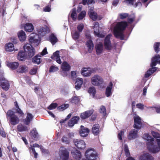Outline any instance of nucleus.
<instances>
[{"label": "nucleus", "instance_id": "obj_1", "mask_svg": "<svg viewBox=\"0 0 160 160\" xmlns=\"http://www.w3.org/2000/svg\"><path fill=\"white\" fill-rule=\"evenodd\" d=\"M153 137L156 139V143L148 144V149L151 152L156 153L160 151V134L154 131L151 132Z\"/></svg>", "mask_w": 160, "mask_h": 160}, {"label": "nucleus", "instance_id": "obj_2", "mask_svg": "<svg viewBox=\"0 0 160 160\" xmlns=\"http://www.w3.org/2000/svg\"><path fill=\"white\" fill-rule=\"evenodd\" d=\"M127 26V23L125 22H122L118 23L114 29V34L117 38H120L121 40L124 39L123 31Z\"/></svg>", "mask_w": 160, "mask_h": 160}, {"label": "nucleus", "instance_id": "obj_3", "mask_svg": "<svg viewBox=\"0 0 160 160\" xmlns=\"http://www.w3.org/2000/svg\"><path fill=\"white\" fill-rule=\"evenodd\" d=\"M7 118L11 123L13 125L18 124L19 120L18 117L15 114L14 112L11 110H8L7 113Z\"/></svg>", "mask_w": 160, "mask_h": 160}, {"label": "nucleus", "instance_id": "obj_4", "mask_svg": "<svg viewBox=\"0 0 160 160\" xmlns=\"http://www.w3.org/2000/svg\"><path fill=\"white\" fill-rule=\"evenodd\" d=\"M23 49L28 58H31L35 53V50L34 48L28 43L24 44L23 46Z\"/></svg>", "mask_w": 160, "mask_h": 160}, {"label": "nucleus", "instance_id": "obj_5", "mask_svg": "<svg viewBox=\"0 0 160 160\" xmlns=\"http://www.w3.org/2000/svg\"><path fill=\"white\" fill-rule=\"evenodd\" d=\"M85 156L88 160H95L98 158L96 151L92 148L87 150L85 153Z\"/></svg>", "mask_w": 160, "mask_h": 160}, {"label": "nucleus", "instance_id": "obj_6", "mask_svg": "<svg viewBox=\"0 0 160 160\" xmlns=\"http://www.w3.org/2000/svg\"><path fill=\"white\" fill-rule=\"evenodd\" d=\"M3 72L0 71V86L3 89L7 91L9 88V83L8 81L5 79L3 76Z\"/></svg>", "mask_w": 160, "mask_h": 160}, {"label": "nucleus", "instance_id": "obj_7", "mask_svg": "<svg viewBox=\"0 0 160 160\" xmlns=\"http://www.w3.org/2000/svg\"><path fill=\"white\" fill-rule=\"evenodd\" d=\"M91 83L95 86H100L103 83V80L102 78L97 74L93 76L91 78Z\"/></svg>", "mask_w": 160, "mask_h": 160}, {"label": "nucleus", "instance_id": "obj_8", "mask_svg": "<svg viewBox=\"0 0 160 160\" xmlns=\"http://www.w3.org/2000/svg\"><path fill=\"white\" fill-rule=\"evenodd\" d=\"M92 27L94 30V34L95 36L101 38H103L105 36V33L99 31V26L98 22H94Z\"/></svg>", "mask_w": 160, "mask_h": 160}, {"label": "nucleus", "instance_id": "obj_9", "mask_svg": "<svg viewBox=\"0 0 160 160\" xmlns=\"http://www.w3.org/2000/svg\"><path fill=\"white\" fill-rule=\"evenodd\" d=\"M28 40L30 42L34 43L36 45H38L41 40V38L36 33H32L29 36Z\"/></svg>", "mask_w": 160, "mask_h": 160}, {"label": "nucleus", "instance_id": "obj_10", "mask_svg": "<svg viewBox=\"0 0 160 160\" xmlns=\"http://www.w3.org/2000/svg\"><path fill=\"white\" fill-rule=\"evenodd\" d=\"M58 154L62 160H67L69 158V152L64 147H62L60 148Z\"/></svg>", "mask_w": 160, "mask_h": 160}, {"label": "nucleus", "instance_id": "obj_11", "mask_svg": "<svg viewBox=\"0 0 160 160\" xmlns=\"http://www.w3.org/2000/svg\"><path fill=\"white\" fill-rule=\"evenodd\" d=\"M85 36L87 39L86 45L88 48V52L91 53L93 49L94 45L91 40V37L89 33H86Z\"/></svg>", "mask_w": 160, "mask_h": 160}, {"label": "nucleus", "instance_id": "obj_12", "mask_svg": "<svg viewBox=\"0 0 160 160\" xmlns=\"http://www.w3.org/2000/svg\"><path fill=\"white\" fill-rule=\"evenodd\" d=\"M36 31L38 35L41 38L48 32V28L46 26H39L36 28Z\"/></svg>", "mask_w": 160, "mask_h": 160}, {"label": "nucleus", "instance_id": "obj_13", "mask_svg": "<svg viewBox=\"0 0 160 160\" xmlns=\"http://www.w3.org/2000/svg\"><path fill=\"white\" fill-rule=\"evenodd\" d=\"M30 150L31 152H32L34 155V157L35 158H37V156L38 155V154L37 153L34 149L35 147H38L39 148L40 147V149H41V151L43 153H47L48 151L45 150L43 147L42 146H40L39 145L36 143L34 144L33 146L32 145H30Z\"/></svg>", "mask_w": 160, "mask_h": 160}, {"label": "nucleus", "instance_id": "obj_14", "mask_svg": "<svg viewBox=\"0 0 160 160\" xmlns=\"http://www.w3.org/2000/svg\"><path fill=\"white\" fill-rule=\"evenodd\" d=\"M61 68L62 70L61 72L62 75L64 77L67 76V72L70 69V65L67 62H64L62 64Z\"/></svg>", "mask_w": 160, "mask_h": 160}, {"label": "nucleus", "instance_id": "obj_15", "mask_svg": "<svg viewBox=\"0 0 160 160\" xmlns=\"http://www.w3.org/2000/svg\"><path fill=\"white\" fill-rule=\"evenodd\" d=\"M73 142L75 146L79 149H83L86 147V144L83 140L79 139H74Z\"/></svg>", "mask_w": 160, "mask_h": 160}, {"label": "nucleus", "instance_id": "obj_16", "mask_svg": "<svg viewBox=\"0 0 160 160\" xmlns=\"http://www.w3.org/2000/svg\"><path fill=\"white\" fill-rule=\"evenodd\" d=\"M138 131L134 129L131 130L127 135V137L129 140H132L137 138L138 137Z\"/></svg>", "mask_w": 160, "mask_h": 160}, {"label": "nucleus", "instance_id": "obj_17", "mask_svg": "<svg viewBox=\"0 0 160 160\" xmlns=\"http://www.w3.org/2000/svg\"><path fill=\"white\" fill-rule=\"evenodd\" d=\"M141 119L138 115H135L134 117V127L137 129H140L142 126Z\"/></svg>", "mask_w": 160, "mask_h": 160}, {"label": "nucleus", "instance_id": "obj_18", "mask_svg": "<svg viewBox=\"0 0 160 160\" xmlns=\"http://www.w3.org/2000/svg\"><path fill=\"white\" fill-rule=\"evenodd\" d=\"M111 36V34H109L106 36L104 42V46L105 48L107 50H110L112 48L111 42L110 40V38Z\"/></svg>", "mask_w": 160, "mask_h": 160}, {"label": "nucleus", "instance_id": "obj_19", "mask_svg": "<svg viewBox=\"0 0 160 160\" xmlns=\"http://www.w3.org/2000/svg\"><path fill=\"white\" fill-rule=\"evenodd\" d=\"M95 48L96 53L98 55L102 54L104 48L103 45L101 42L96 44L95 46Z\"/></svg>", "mask_w": 160, "mask_h": 160}, {"label": "nucleus", "instance_id": "obj_20", "mask_svg": "<svg viewBox=\"0 0 160 160\" xmlns=\"http://www.w3.org/2000/svg\"><path fill=\"white\" fill-rule=\"evenodd\" d=\"M71 153L75 160H79L81 158L82 155L80 152L76 149H73Z\"/></svg>", "mask_w": 160, "mask_h": 160}, {"label": "nucleus", "instance_id": "obj_21", "mask_svg": "<svg viewBox=\"0 0 160 160\" xmlns=\"http://www.w3.org/2000/svg\"><path fill=\"white\" fill-rule=\"evenodd\" d=\"M81 130L80 131L79 133L82 137H85L88 134L90 130L87 128L84 127L83 126H81Z\"/></svg>", "mask_w": 160, "mask_h": 160}, {"label": "nucleus", "instance_id": "obj_22", "mask_svg": "<svg viewBox=\"0 0 160 160\" xmlns=\"http://www.w3.org/2000/svg\"><path fill=\"white\" fill-rule=\"evenodd\" d=\"M112 87L113 84L111 82H110L106 89L105 94L107 97H108L112 95Z\"/></svg>", "mask_w": 160, "mask_h": 160}, {"label": "nucleus", "instance_id": "obj_23", "mask_svg": "<svg viewBox=\"0 0 160 160\" xmlns=\"http://www.w3.org/2000/svg\"><path fill=\"white\" fill-rule=\"evenodd\" d=\"M17 36L19 40L22 42L25 41L27 38L25 32L22 30H20L18 32Z\"/></svg>", "mask_w": 160, "mask_h": 160}, {"label": "nucleus", "instance_id": "obj_24", "mask_svg": "<svg viewBox=\"0 0 160 160\" xmlns=\"http://www.w3.org/2000/svg\"><path fill=\"white\" fill-rule=\"evenodd\" d=\"M5 51L7 52H11L15 50L13 44L12 42H8L6 43L4 46Z\"/></svg>", "mask_w": 160, "mask_h": 160}, {"label": "nucleus", "instance_id": "obj_25", "mask_svg": "<svg viewBox=\"0 0 160 160\" xmlns=\"http://www.w3.org/2000/svg\"><path fill=\"white\" fill-rule=\"evenodd\" d=\"M81 74L84 77H89L92 73L91 69L90 68H82L81 72Z\"/></svg>", "mask_w": 160, "mask_h": 160}, {"label": "nucleus", "instance_id": "obj_26", "mask_svg": "<svg viewBox=\"0 0 160 160\" xmlns=\"http://www.w3.org/2000/svg\"><path fill=\"white\" fill-rule=\"evenodd\" d=\"M140 160H153V158L148 153L145 152L141 155L139 157Z\"/></svg>", "mask_w": 160, "mask_h": 160}, {"label": "nucleus", "instance_id": "obj_27", "mask_svg": "<svg viewBox=\"0 0 160 160\" xmlns=\"http://www.w3.org/2000/svg\"><path fill=\"white\" fill-rule=\"evenodd\" d=\"M157 63L160 64V55H156L152 59L151 66L153 67L156 65Z\"/></svg>", "mask_w": 160, "mask_h": 160}, {"label": "nucleus", "instance_id": "obj_28", "mask_svg": "<svg viewBox=\"0 0 160 160\" xmlns=\"http://www.w3.org/2000/svg\"><path fill=\"white\" fill-rule=\"evenodd\" d=\"M79 119V118L78 116H74L68 122V125L70 127H72L74 125L77 123Z\"/></svg>", "mask_w": 160, "mask_h": 160}, {"label": "nucleus", "instance_id": "obj_29", "mask_svg": "<svg viewBox=\"0 0 160 160\" xmlns=\"http://www.w3.org/2000/svg\"><path fill=\"white\" fill-rule=\"evenodd\" d=\"M17 58L19 60L21 61H25L26 59L28 58L25 52L22 50L18 52Z\"/></svg>", "mask_w": 160, "mask_h": 160}, {"label": "nucleus", "instance_id": "obj_30", "mask_svg": "<svg viewBox=\"0 0 160 160\" xmlns=\"http://www.w3.org/2000/svg\"><path fill=\"white\" fill-rule=\"evenodd\" d=\"M100 126L98 124H95L93 125L92 128V132L95 136H98L100 132Z\"/></svg>", "mask_w": 160, "mask_h": 160}, {"label": "nucleus", "instance_id": "obj_31", "mask_svg": "<svg viewBox=\"0 0 160 160\" xmlns=\"http://www.w3.org/2000/svg\"><path fill=\"white\" fill-rule=\"evenodd\" d=\"M25 30L27 32H31L34 30V28L33 24L31 23H26L24 27Z\"/></svg>", "mask_w": 160, "mask_h": 160}, {"label": "nucleus", "instance_id": "obj_32", "mask_svg": "<svg viewBox=\"0 0 160 160\" xmlns=\"http://www.w3.org/2000/svg\"><path fill=\"white\" fill-rule=\"evenodd\" d=\"M143 138L147 141L148 142L147 143V146H148V144L149 143H153V141H154V139L152 138V137L150 136L148 134L145 133L143 136Z\"/></svg>", "mask_w": 160, "mask_h": 160}, {"label": "nucleus", "instance_id": "obj_33", "mask_svg": "<svg viewBox=\"0 0 160 160\" xmlns=\"http://www.w3.org/2000/svg\"><path fill=\"white\" fill-rule=\"evenodd\" d=\"M93 113L92 110L86 111L81 113L80 117L83 119H85L90 116Z\"/></svg>", "mask_w": 160, "mask_h": 160}, {"label": "nucleus", "instance_id": "obj_34", "mask_svg": "<svg viewBox=\"0 0 160 160\" xmlns=\"http://www.w3.org/2000/svg\"><path fill=\"white\" fill-rule=\"evenodd\" d=\"M83 80L82 78H78L76 79L75 88L77 90H79L82 84Z\"/></svg>", "mask_w": 160, "mask_h": 160}, {"label": "nucleus", "instance_id": "obj_35", "mask_svg": "<svg viewBox=\"0 0 160 160\" xmlns=\"http://www.w3.org/2000/svg\"><path fill=\"white\" fill-rule=\"evenodd\" d=\"M59 52V51H56L53 53V55L51 56V58H52L55 60L57 62L60 64L62 62L60 58Z\"/></svg>", "mask_w": 160, "mask_h": 160}, {"label": "nucleus", "instance_id": "obj_36", "mask_svg": "<svg viewBox=\"0 0 160 160\" xmlns=\"http://www.w3.org/2000/svg\"><path fill=\"white\" fill-rule=\"evenodd\" d=\"M33 118V116L31 114L27 113L26 118L24 121V123L27 125H29L30 122L32 120Z\"/></svg>", "mask_w": 160, "mask_h": 160}, {"label": "nucleus", "instance_id": "obj_37", "mask_svg": "<svg viewBox=\"0 0 160 160\" xmlns=\"http://www.w3.org/2000/svg\"><path fill=\"white\" fill-rule=\"evenodd\" d=\"M28 70V68L26 65H20L17 70V72L19 73H24L27 72Z\"/></svg>", "mask_w": 160, "mask_h": 160}, {"label": "nucleus", "instance_id": "obj_38", "mask_svg": "<svg viewBox=\"0 0 160 160\" xmlns=\"http://www.w3.org/2000/svg\"><path fill=\"white\" fill-rule=\"evenodd\" d=\"M7 66L11 69H16L19 66V63L17 62H7Z\"/></svg>", "mask_w": 160, "mask_h": 160}, {"label": "nucleus", "instance_id": "obj_39", "mask_svg": "<svg viewBox=\"0 0 160 160\" xmlns=\"http://www.w3.org/2000/svg\"><path fill=\"white\" fill-rule=\"evenodd\" d=\"M89 15L93 21L96 20L97 18V14L93 10L92 8L90 10L89 12Z\"/></svg>", "mask_w": 160, "mask_h": 160}, {"label": "nucleus", "instance_id": "obj_40", "mask_svg": "<svg viewBox=\"0 0 160 160\" xmlns=\"http://www.w3.org/2000/svg\"><path fill=\"white\" fill-rule=\"evenodd\" d=\"M157 68L155 67H152V68L149 69L146 72L145 77L146 78H148L149 77L151 74L153 73L156 71Z\"/></svg>", "mask_w": 160, "mask_h": 160}, {"label": "nucleus", "instance_id": "obj_41", "mask_svg": "<svg viewBox=\"0 0 160 160\" xmlns=\"http://www.w3.org/2000/svg\"><path fill=\"white\" fill-rule=\"evenodd\" d=\"M134 0H125L124 2L127 4L132 5L135 7H137L138 6H140L141 5V3L139 2L134 4L133 3L134 2Z\"/></svg>", "mask_w": 160, "mask_h": 160}, {"label": "nucleus", "instance_id": "obj_42", "mask_svg": "<svg viewBox=\"0 0 160 160\" xmlns=\"http://www.w3.org/2000/svg\"><path fill=\"white\" fill-rule=\"evenodd\" d=\"M49 39L50 42L52 45H54L58 41L57 38L53 34H52L50 35Z\"/></svg>", "mask_w": 160, "mask_h": 160}, {"label": "nucleus", "instance_id": "obj_43", "mask_svg": "<svg viewBox=\"0 0 160 160\" xmlns=\"http://www.w3.org/2000/svg\"><path fill=\"white\" fill-rule=\"evenodd\" d=\"M70 17L72 19L75 21L77 19L76 10L75 9H73L70 12Z\"/></svg>", "mask_w": 160, "mask_h": 160}, {"label": "nucleus", "instance_id": "obj_44", "mask_svg": "<svg viewBox=\"0 0 160 160\" xmlns=\"http://www.w3.org/2000/svg\"><path fill=\"white\" fill-rule=\"evenodd\" d=\"M40 58L41 57L40 56H36L32 58V62L34 63L39 64L41 61Z\"/></svg>", "mask_w": 160, "mask_h": 160}, {"label": "nucleus", "instance_id": "obj_45", "mask_svg": "<svg viewBox=\"0 0 160 160\" xmlns=\"http://www.w3.org/2000/svg\"><path fill=\"white\" fill-rule=\"evenodd\" d=\"M29 128L27 127L24 126L22 125H18L17 126V129L18 131L20 132H22L27 131Z\"/></svg>", "mask_w": 160, "mask_h": 160}, {"label": "nucleus", "instance_id": "obj_46", "mask_svg": "<svg viewBox=\"0 0 160 160\" xmlns=\"http://www.w3.org/2000/svg\"><path fill=\"white\" fill-rule=\"evenodd\" d=\"M80 36V33L77 31H75L72 34L73 39L74 40H77L79 39Z\"/></svg>", "mask_w": 160, "mask_h": 160}, {"label": "nucleus", "instance_id": "obj_47", "mask_svg": "<svg viewBox=\"0 0 160 160\" xmlns=\"http://www.w3.org/2000/svg\"><path fill=\"white\" fill-rule=\"evenodd\" d=\"M88 92L92 95L94 98L95 96L96 93V89L95 88L93 87H91L89 88Z\"/></svg>", "mask_w": 160, "mask_h": 160}, {"label": "nucleus", "instance_id": "obj_48", "mask_svg": "<svg viewBox=\"0 0 160 160\" xmlns=\"http://www.w3.org/2000/svg\"><path fill=\"white\" fill-rule=\"evenodd\" d=\"M86 15V12L85 11H83L81 12L78 15V19L80 20L82 19Z\"/></svg>", "mask_w": 160, "mask_h": 160}, {"label": "nucleus", "instance_id": "obj_49", "mask_svg": "<svg viewBox=\"0 0 160 160\" xmlns=\"http://www.w3.org/2000/svg\"><path fill=\"white\" fill-rule=\"evenodd\" d=\"M69 106L68 104H64L58 107V109L60 111H62L68 108Z\"/></svg>", "mask_w": 160, "mask_h": 160}, {"label": "nucleus", "instance_id": "obj_50", "mask_svg": "<svg viewBox=\"0 0 160 160\" xmlns=\"http://www.w3.org/2000/svg\"><path fill=\"white\" fill-rule=\"evenodd\" d=\"M14 105L16 109L17 112L21 115H23V113L22 111L19 108V106L18 105L17 102L15 101L14 102Z\"/></svg>", "mask_w": 160, "mask_h": 160}, {"label": "nucleus", "instance_id": "obj_51", "mask_svg": "<svg viewBox=\"0 0 160 160\" xmlns=\"http://www.w3.org/2000/svg\"><path fill=\"white\" fill-rule=\"evenodd\" d=\"M31 135L34 139L37 140L38 137V134L35 129H33L31 132Z\"/></svg>", "mask_w": 160, "mask_h": 160}, {"label": "nucleus", "instance_id": "obj_52", "mask_svg": "<svg viewBox=\"0 0 160 160\" xmlns=\"http://www.w3.org/2000/svg\"><path fill=\"white\" fill-rule=\"evenodd\" d=\"M160 46V42H155L154 43L153 47L155 51L157 53H158L160 51L159 47Z\"/></svg>", "mask_w": 160, "mask_h": 160}, {"label": "nucleus", "instance_id": "obj_53", "mask_svg": "<svg viewBox=\"0 0 160 160\" xmlns=\"http://www.w3.org/2000/svg\"><path fill=\"white\" fill-rule=\"evenodd\" d=\"M79 102V98L77 96L72 97L70 99V102L72 103H77Z\"/></svg>", "mask_w": 160, "mask_h": 160}, {"label": "nucleus", "instance_id": "obj_54", "mask_svg": "<svg viewBox=\"0 0 160 160\" xmlns=\"http://www.w3.org/2000/svg\"><path fill=\"white\" fill-rule=\"evenodd\" d=\"M126 131V130L124 129L123 130H121L120 132H119L118 135V137L119 140H122V137L124 135V132Z\"/></svg>", "mask_w": 160, "mask_h": 160}, {"label": "nucleus", "instance_id": "obj_55", "mask_svg": "<svg viewBox=\"0 0 160 160\" xmlns=\"http://www.w3.org/2000/svg\"><path fill=\"white\" fill-rule=\"evenodd\" d=\"M124 149L125 155L127 157L129 156L130 155L129 150L128 146L127 145L125 144L124 146Z\"/></svg>", "mask_w": 160, "mask_h": 160}, {"label": "nucleus", "instance_id": "obj_56", "mask_svg": "<svg viewBox=\"0 0 160 160\" xmlns=\"http://www.w3.org/2000/svg\"><path fill=\"white\" fill-rule=\"evenodd\" d=\"M99 111L100 113L102 114L103 116H105L106 115V110L104 106H102L100 108Z\"/></svg>", "mask_w": 160, "mask_h": 160}, {"label": "nucleus", "instance_id": "obj_57", "mask_svg": "<svg viewBox=\"0 0 160 160\" xmlns=\"http://www.w3.org/2000/svg\"><path fill=\"white\" fill-rule=\"evenodd\" d=\"M38 69V68L37 67L33 68L31 69L29 72L30 74L32 75L35 74L37 72Z\"/></svg>", "mask_w": 160, "mask_h": 160}, {"label": "nucleus", "instance_id": "obj_58", "mask_svg": "<svg viewBox=\"0 0 160 160\" xmlns=\"http://www.w3.org/2000/svg\"><path fill=\"white\" fill-rule=\"evenodd\" d=\"M58 68L55 66H52L50 67L49 69V72H53L58 70Z\"/></svg>", "mask_w": 160, "mask_h": 160}, {"label": "nucleus", "instance_id": "obj_59", "mask_svg": "<svg viewBox=\"0 0 160 160\" xmlns=\"http://www.w3.org/2000/svg\"><path fill=\"white\" fill-rule=\"evenodd\" d=\"M84 25L82 23L79 24L77 26V29L79 32L82 31Z\"/></svg>", "mask_w": 160, "mask_h": 160}, {"label": "nucleus", "instance_id": "obj_60", "mask_svg": "<svg viewBox=\"0 0 160 160\" xmlns=\"http://www.w3.org/2000/svg\"><path fill=\"white\" fill-rule=\"evenodd\" d=\"M58 106V104L56 103H52L48 107V108L50 110H52L55 109Z\"/></svg>", "mask_w": 160, "mask_h": 160}, {"label": "nucleus", "instance_id": "obj_61", "mask_svg": "<svg viewBox=\"0 0 160 160\" xmlns=\"http://www.w3.org/2000/svg\"><path fill=\"white\" fill-rule=\"evenodd\" d=\"M128 16V14L127 13H122L120 14L119 17L121 19H124Z\"/></svg>", "mask_w": 160, "mask_h": 160}, {"label": "nucleus", "instance_id": "obj_62", "mask_svg": "<svg viewBox=\"0 0 160 160\" xmlns=\"http://www.w3.org/2000/svg\"><path fill=\"white\" fill-rule=\"evenodd\" d=\"M62 141L65 143H68L69 142V139L67 137L64 136L62 139Z\"/></svg>", "mask_w": 160, "mask_h": 160}, {"label": "nucleus", "instance_id": "obj_63", "mask_svg": "<svg viewBox=\"0 0 160 160\" xmlns=\"http://www.w3.org/2000/svg\"><path fill=\"white\" fill-rule=\"evenodd\" d=\"M136 107L141 110H143L144 109V105L142 103H139L136 104Z\"/></svg>", "mask_w": 160, "mask_h": 160}, {"label": "nucleus", "instance_id": "obj_64", "mask_svg": "<svg viewBox=\"0 0 160 160\" xmlns=\"http://www.w3.org/2000/svg\"><path fill=\"white\" fill-rule=\"evenodd\" d=\"M135 16L134 15H132L128 18V22L129 23H132L134 20Z\"/></svg>", "mask_w": 160, "mask_h": 160}]
</instances>
